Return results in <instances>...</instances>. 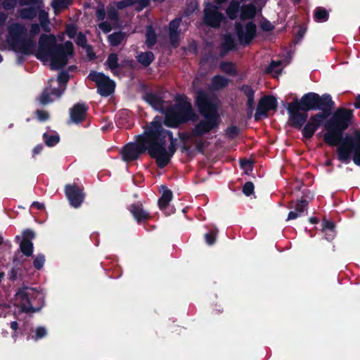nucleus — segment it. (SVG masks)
<instances>
[{"instance_id": "0e129e2a", "label": "nucleus", "mask_w": 360, "mask_h": 360, "mask_svg": "<svg viewBox=\"0 0 360 360\" xmlns=\"http://www.w3.org/2000/svg\"><path fill=\"white\" fill-rule=\"evenodd\" d=\"M44 148V146L42 144H38L32 150V155L35 156L37 155H39L41 153Z\"/></svg>"}, {"instance_id": "49530a36", "label": "nucleus", "mask_w": 360, "mask_h": 360, "mask_svg": "<svg viewBox=\"0 0 360 360\" xmlns=\"http://www.w3.org/2000/svg\"><path fill=\"white\" fill-rule=\"evenodd\" d=\"M77 28L75 25L71 23L65 26V33L70 39H73L77 34Z\"/></svg>"}, {"instance_id": "052dcab7", "label": "nucleus", "mask_w": 360, "mask_h": 360, "mask_svg": "<svg viewBox=\"0 0 360 360\" xmlns=\"http://www.w3.org/2000/svg\"><path fill=\"white\" fill-rule=\"evenodd\" d=\"M64 89H60L59 88H53L49 90V93L51 95L55 96L57 98H59L62 96Z\"/></svg>"}, {"instance_id": "c9c22d12", "label": "nucleus", "mask_w": 360, "mask_h": 360, "mask_svg": "<svg viewBox=\"0 0 360 360\" xmlns=\"http://www.w3.org/2000/svg\"><path fill=\"white\" fill-rule=\"evenodd\" d=\"M223 47L227 51H232L236 49V43L234 39L230 34H226L224 37Z\"/></svg>"}, {"instance_id": "69168bd1", "label": "nucleus", "mask_w": 360, "mask_h": 360, "mask_svg": "<svg viewBox=\"0 0 360 360\" xmlns=\"http://www.w3.org/2000/svg\"><path fill=\"white\" fill-rule=\"evenodd\" d=\"M325 233V238L327 240L331 241L335 236V231H323Z\"/></svg>"}, {"instance_id": "4468645a", "label": "nucleus", "mask_w": 360, "mask_h": 360, "mask_svg": "<svg viewBox=\"0 0 360 360\" xmlns=\"http://www.w3.org/2000/svg\"><path fill=\"white\" fill-rule=\"evenodd\" d=\"M65 194L70 206L74 208L79 207L85 198L84 187L76 184H68L65 186Z\"/></svg>"}, {"instance_id": "4be33fe9", "label": "nucleus", "mask_w": 360, "mask_h": 360, "mask_svg": "<svg viewBox=\"0 0 360 360\" xmlns=\"http://www.w3.org/2000/svg\"><path fill=\"white\" fill-rule=\"evenodd\" d=\"M25 259L20 261V258L16 255L13 257V262L15 264V266L11 269L9 273L11 280L15 281L18 279V278H21L22 276V267L19 266L18 265L20 264H22L25 262Z\"/></svg>"}, {"instance_id": "a18cd8bd", "label": "nucleus", "mask_w": 360, "mask_h": 360, "mask_svg": "<svg viewBox=\"0 0 360 360\" xmlns=\"http://www.w3.org/2000/svg\"><path fill=\"white\" fill-rule=\"evenodd\" d=\"M47 334V331L44 327L39 326L35 330V335L32 337V339L37 341L39 339L44 338Z\"/></svg>"}, {"instance_id": "09e8293b", "label": "nucleus", "mask_w": 360, "mask_h": 360, "mask_svg": "<svg viewBox=\"0 0 360 360\" xmlns=\"http://www.w3.org/2000/svg\"><path fill=\"white\" fill-rule=\"evenodd\" d=\"M35 238V233L29 229L22 232V239L21 241H32Z\"/></svg>"}, {"instance_id": "c03bdc74", "label": "nucleus", "mask_w": 360, "mask_h": 360, "mask_svg": "<svg viewBox=\"0 0 360 360\" xmlns=\"http://www.w3.org/2000/svg\"><path fill=\"white\" fill-rule=\"evenodd\" d=\"M106 15L105 6L101 2L99 3V7L96 11V17L98 21H103Z\"/></svg>"}, {"instance_id": "9d476101", "label": "nucleus", "mask_w": 360, "mask_h": 360, "mask_svg": "<svg viewBox=\"0 0 360 360\" xmlns=\"http://www.w3.org/2000/svg\"><path fill=\"white\" fill-rule=\"evenodd\" d=\"M88 78L96 84L97 92L101 96L107 97L114 92L115 88V82L103 72L91 70Z\"/></svg>"}, {"instance_id": "6e6d98bb", "label": "nucleus", "mask_w": 360, "mask_h": 360, "mask_svg": "<svg viewBox=\"0 0 360 360\" xmlns=\"http://www.w3.org/2000/svg\"><path fill=\"white\" fill-rule=\"evenodd\" d=\"M86 56L89 60H94L96 58V55L93 50V47L91 45L87 46L86 48Z\"/></svg>"}, {"instance_id": "bb28decb", "label": "nucleus", "mask_w": 360, "mask_h": 360, "mask_svg": "<svg viewBox=\"0 0 360 360\" xmlns=\"http://www.w3.org/2000/svg\"><path fill=\"white\" fill-rule=\"evenodd\" d=\"M220 70L225 74L236 77L238 75V71L235 64L233 62L221 61L219 64Z\"/></svg>"}, {"instance_id": "c756f323", "label": "nucleus", "mask_w": 360, "mask_h": 360, "mask_svg": "<svg viewBox=\"0 0 360 360\" xmlns=\"http://www.w3.org/2000/svg\"><path fill=\"white\" fill-rule=\"evenodd\" d=\"M20 250L25 256H32L34 244L32 241H21L20 243Z\"/></svg>"}, {"instance_id": "b1692460", "label": "nucleus", "mask_w": 360, "mask_h": 360, "mask_svg": "<svg viewBox=\"0 0 360 360\" xmlns=\"http://www.w3.org/2000/svg\"><path fill=\"white\" fill-rule=\"evenodd\" d=\"M240 7L239 1L237 0H231L226 9V13L228 18L231 20L236 19L238 13L240 11Z\"/></svg>"}, {"instance_id": "a19ab883", "label": "nucleus", "mask_w": 360, "mask_h": 360, "mask_svg": "<svg viewBox=\"0 0 360 360\" xmlns=\"http://www.w3.org/2000/svg\"><path fill=\"white\" fill-rule=\"evenodd\" d=\"M133 6L136 5L135 10L138 12L141 11L150 4V0H132Z\"/></svg>"}, {"instance_id": "58836bf2", "label": "nucleus", "mask_w": 360, "mask_h": 360, "mask_svg": "<svg viewBox=\"0 0 360 360\" xmlns=\"http://www.w3.org/2000/svg\"><path fill=\"white\" fill-rule=\"evenodd\" d=\"M240 134L239 128L236 125L228 127L226 129V135L229 139H233Z\"/></svg>"}, {"instance_id": "e2e57ef3", "label": "nucleus", "mask_w": 360, "mask_h": 360, "mask_svg": "<svg viewBox=\"0 0 360 360\" xmlns=\"http://www.w3.org/2000/svg\"><path fill=\"white\" fill-rule=\"evenodd\" d=\"M68 1L69 0H56V4L60 8H65L68 6Z\"/></svg>"}, {"instance_id": "680f3d73", "label": "nucleus", "mask_w": 360, "mask_h": 360, "mask_svg": "<svg viewBox=\"0 0 360 360\" xmlns=\"http://www.w3.org/2000/svg\"><path fill=\"white\" fill-rule=\"evenodd\" d=\"M205 148V142L202 141H198L195 143V149L198 152L202 153H203Z\"/></svg>"}, {"instance_id": "c85d7f7f", "label": "nucleus", "mask_w": 360, "mask_h": 360, "mask_svg": "<svg viewBox=\"0 0 360 360\" xmlns=\"http://www.w3.org/2000/svg\"><path fill=\"white\" fill-rule=\"evenodd\" d=\"M42 137L45 144L49 147L55 146L60 141V136L58 134H49L45 132L43 134Z\"/></svg>"}, {"instance_id": "ddd939ff", "label": "nucleus", "mask_w": 360, "mask_h": 360, "mask_svg": "<svg viewBox=\"0 0 360 360\" xmlns=\"http://www.w3.org/2000/svg\"><path fill=\"white\" fill-rule=\"evenodd\" d=\"M278 107L277 99L275 96L267 95L262 97L257 104L255 114V120L259 121L262 117L268 116V112L270 110H276Z\"/></svg>"}, {"instance_id": "13d9d810", "label": "nucleus", "mask_w": 360, "mask_h": 360, "mask_svg": "<svg viewBox=\"0 0 360 360\" xmlns=\"http://www.w3.org/2000/svg\"><path fill=\"white\" fill-rule=\"evenodd\" d=\"M281 65V60H271L269 65L268 66L266 71L269 72H271L273 71H275V69L276 68H278Z\"/></svg>"}, {"instance_id": "de8ad7c7", "label": "nucleus", "mask_w": 360, "mask_h": 360, "mask_svg": "<svg viewBox=\"0 0 360 360\" xmlns=\"http://www.w3.org/2000/svg\"><path fill=\"white\" fill-rule=\"evenodd\" d=\"M34 113L40 122H46L50 118L49 113L46 110H37Z\"/></svg>"}, {"instance_id": "864d4df0", "label": "nucleus", "mask_w": 360, "mask_h": 360, "mask_svg": "<svg viewBox=\"0 0 360 360\" xmlns=\"http://www.w3.org/2000/svg\"><path fill=\"white\" fill-rule=\"evenodd\" d=\"M335 231V224L331 221L324 220L323 222V231Z\"/></svg>"}, {"instance_id": "dca6fc26", "label": "nucleus", "mask_w": 360, "mask_h": 360, "mask_svg": "<svg viewBox=\"0 0 360 360\" xmlns=\"http://www.w3.org/2000/svg\"><path fill=\"white\" fill-rule=\"evenodd\" d=\"M89 106L84 103H75L70 109V122L76 124L82 123L86 117Z\"/></svg>"}, {"instance_id": "f3484780", "label": "nucleus", "mask_w": 360, "mask_h": 360, "mask_svg": "<svg viewBox=\"0 0 360 360\" xmlns=\"http://www.w3.org/2000/svg\"><path fill=\"white\" fill-rule=\"evenodd\" d=\"M143 99L148 103L155 110L165 114L164 100L162 97L157 92L149 91L144 94Z\"/></svg>"}, {"instance_id": "79ce46f5", "label": "nucleus", "mask_w": 360, "mask_h": 360, "mask_svg": "<svg viewBox=\"0 0 360 360\" xmlns=\"http://www.w3.org/2000/svg\"><path fill=\"white\" fill-rule=\"evenodd\" d=\"M75 43L78 46H81L82 48H86L87 46L89 45L87 44V39L86 35L82 32H79L78 33Z\"/></svg>"}, {"instance_id": "4d7b16f0", "label": "nucleus", "mask_w": 360, "mask_h": 360, "mask_svg": "<svg viewBox=\"0 0 360 360\" xmlns=\"http://www.w3.org/2000/svg\"><path fill=\"white\" fill-rule=\"evenodd\" d=\"M305 33H306V28L302 26H300L298 28V30L295 34V41L297 43L302 40V39L304 37Z\"/></svg>"}, {"instance_id": "5fc2aeb1", "label": "nucleus", "mask_w": 360, "mask_h": 360, "mask_svg": "<svg viewBox=\"0 0 360 360\" xmlns=\"http://www.w3.org/2000/svg\"><path fill=\"white\" fill-rule=\"evenodd\" d=\"M260 27L263 31L266 32H270L274 29V26L271 23L270 21L267 20H265L264 21L262 22Z\"/></svg>"}, {"instance_id": "338daca9", "label": "nucleus", "mask_w": 360, "mask_h": 360, "mask_svg": "<svg viewBox=\"0 0 360 360\" xmlns=\"http://www.w3.org/2000/svg\"><path fill=\"white\" fill-rule=\"evenodd\" d=\"M254 103H255V98H250L249 99L247 100V107L251 114L254 110Z\"/></svg>"}, {"instance_id": "a878e982", "label": "nucleus", "mask_w": 360, "mask_h": 360, "mask_svg": "<svg viewBox=\"0 0 360 360\" xmlns=\"http://www.w3.org/2000/svg\"><path fill=\"white\" fill-rule=\"evenodd\" d=\"M137 61L144 67H148L155 60L154 53L152 51L141 52L136 56Z\"/></svg>"}, {"instance_id": "37998d69", "label": "nucleus", "mask_w": 360, "mask_h": 360, "mask_svg": "<svg viewBox=\"0 0 360 360\" xmlns=\"http://www.w3.org/2000/svg\"><path fill=\"white\" fill-rule=\"evenodd\" d=\"M255 186L252 181H247L243 186L242 191L246 196H250L254 193Z\"/></svg>"}, {"instance_id": "72a5a7b5", "label": "nucleus", "mask_w": 360, "mask_h": 360, "mask_svg": "<svg viewBox=\"0 0 360 360\" xmlns=\"http://www.w3.org/2000/svg\"><path fill=\"white\" fill-rule=\"evenodd\" d=\"M108 19L113 22L117 23L119 21V13L117 8L112 5L107 7Z\"/></svg>"}, {"instance_id": "6ab92c4d", "label": "nucleus", "mask_w": 360, "mask_h": 360, "mask_svg": "<svg viewBox=\"0 0 360 360\" xmlns=\"http://www.w3.org/2000/svg\"><path fill=\"white\" fill-rule=\"evenodd\" d=\"M182 22L181 18H176L169 23V39L172 46L177 47L180 41L179 27Z\"/></svg>"}, {"instance_id": "8fccbe9b", "label": "nucleus", "mask_w": 360, "mask_h": 360, "mask_svg": "<svg viewBox=\"0 0 360 360\" xmlns=\"http://www.w3.org/2000/svg\"><path fill=\"white\" fill-rule=\"evenodd\" d=\"M70 75L68 72L62 71L59 73L57 81L59 84H66L69 81Z\"/></svg>"}, {"instance_id": "ea45409f", "label": "nucleus", "mask_w": 360, "mask_h": 360, "mask_svg": "<svg viewBox=\"0 0 360 360\" xmlns=\"http://www.w3.org/2000/svg\"><path fill=\"white\" fill-rule=\"evenodd\" d=\"M50 95L51 94L49 93V88L47 87L44 89L39 98V103L44 105L51 103L52 101V99L51 98Z\"/></svg>"}, {"instance_id": "412c9836", "label": "nucleus", "mask_w": 360, "mask_h": 360, "mask_svg": "<svg viewBox=\"0 0 360 360\" xmlns=\"http://www.w3.org/2000/svg\"><path fill=\"white\" fill-rule=\"evenodd\" d=\"M162 193L160 198L158 199V207L160 210H165L169 205L170 201L172 200V191L167 188L165 185H162Z\"/></svg>"}, {"instance_id": "603ef678", "label": "nucleus", "mask_w": 360, "mask_h": 360, "mask_svg": "<svg viewBox=\"0 0 360 360\" xmlns=\"http://www.w3.org/2000/svg\"><path fill=\"white\" fill-rule=\"evenodd\" d=\"M98 27L105 34L109 33L112 30V27L107 21H102L98 24Z\"/></svg>"}, {"instance_id": "20e7f679", "label": "nucleus", "mask_w": 360, "mask_h": 360, "mask_svg": "<svg viewBox=\"0 0 360 360\" xmlns=\"http://www.w3.org/2000/svg\"><path fill=\"white\" fill-rule=\"evenodd\" d=\"M73 55L74 46L72 41L58 44L53 34H42L40 36L35 56L41 61L49 60L52 70L63 68L68 64L69 57Z\"/></svg>"}, {"instance_id": "aec40b11", "label": "nucleus", "mask_w": 360, "mask_h": 360, "mask_svg": "<svg viewBox=\"0 0 360 360\" xmlns=\"http://www.w3.org/2000/svg\"><path fill=\"white\" fill-rule=\"evenodd\" d=\"M229 83V79L221 75H216L211 78L208 89L212 91H219L227 87Z\"/></svg>"}, {"instance_id": "4c0bfd02", "label": "nucleus", "mask_w": 360, "mask_h": 360, "mask_svg": "<svg viewBox=\"0 0 360 360\" xmlns=\"http://www.w3.org/2000/svg\"><path fill=\"white\" fill-rule=\"evenodd\" d=\"M308 205V201L306 199L302 198L300 200H297L295 205V211L299 212L300 214H302L304 212L307 210Z\"/></svg>"}, {"instance_id": "3c124183", "label": "nucleus", "mask_w": 360, "mask_h": 360, "mask_svg": "<svg viewBox=\"0 0 360 360\" xmlns=\"http://www.w3.org/2000/svg\"><path fill=\"white\" fill-rule=\"evenodd\" d=\"M132 0H122L116 3L117 9L122 10L125 8L132 6Z\"/></svg>"}, {"instance_id": "473e14b6", "label": "nucleus", "mask_w": 360, "mask_h": 360, "mask_svg": "<svg viewBox=\"0 0 360 360\" xmlns=\"http://www.w3.org/2000/svg\"><path fill=\"white\" fill-rule=\"evenodd\" d=\"M218 231V229L214 228L210 229L207 233H205L204 237L205 242L208 245H212L215 243Z\"/></svg>"}, {"instance_id": "774afa93", "label": "nucleus", "mask_w": 360, "mask_h": 360, "mask_svg": "<svg viewBox=\"0 0 360 360\" xmlns=\"http://www.w3.org/2000/svg\"><path fill=\"white\" fill-rule=\"evenodd\" d=\"M179 137L183 143H186L190 138L189 135L184 132H179Z\"/></svg>"}, {"instance_id": "0eeeda50", "label": "nucleus", "mask_w": 360, "mask_h": 360, "mask_svg": "<svg viewBox=\"0 0 360 360\" xmlns=\"http://www.w3.org/2000/svg\"><path fill=\"white\" fill-rule=\"evenodd\" d=\"M8 41L14 51H18L25 55L32 53L35 44L31 39L27 38V30L25 25L20 23H14L8 28Z\"/></svg>"}, {"instance_id": "7c9ffc66", "label": "nucleus", "mask_w": 360, "mask_h": 360, "mask_svg": "<svg viewBox=\"0 0 360 360\" xmlns=\"http://www.w3.org/2000/svg\"><path fill=\"white\" fill-rule=\"evenodd\" d=\"M314 16L317 22H326L328 20L329 14L326 8L323 7H317L315 9Z\"/></svg>"}, {"instance_id": "7ed1b4c3", "label": "nucleus", "mask_w": 360, "mask_h": 360, "mask_svg": "<svg viewBox=\"0 0 360 360\" xmlns=\"http://www.w3.org/2000/svg\"><path fill=\"white\" fill-rule=\"evenodd\" d=\"M194 103L199 114L202 117L192 129V134L202 137L219 128L221 119L219 115L221 101L218 96L202 89L196 91Z\"/></svg>"}, {"instance_id": "2f4dec72", "label": "nucleus", "mask_w": 360, "mask_h": 360, "mask_svg": "<svg viewBox=\"0 0 360 360\" xmlns=\"http://www.w3.org/2000/svg\"><path fill=\"white\" fill-rule=\"evenodd\" d=\"M105 64L111 70H116L119 68L118 56L116 53H112L108 55Z\"/></svg>"}, {"instance_id": "bf43d9fd", "label": "nucleus", "mask_w": 360, "mask_h": 360, "mask_svg": "<svg viewBox=\"0 0 360 360\" xmlns=\"http://www.w3.org/2000/svg\"><path fill=\"white\" fill-rule=\"evenodd\" d=\"M40 32V26L39 24L34 23L31 25L30 30V35L34 37Z\"/></svg>"}, {"instance_id": "f257e3e1", "label": "nucleus", "mask_w": 360, "mask_h": 360, "mask_svg": "<svg viewBox=\"0 0 360 360\" xmlns=\"http://www.w3.org/2000/svg\"><path fill=\"white\" fill-rule=\"evenodd\" d=\"M335 102L328 94L320 96L315 92L304 94L300 99L288 103V124L302 130V136L311 139L317 129L324 125L333 108Z\"/></svg>"}, {"instance_id": "f704fd0d", "label": "nucleus", "mask_w": 360, "mask_h": 360, "mask_svg": "<svg viewBox=\"0 0 360 360\" xmlns=\"http://www.w3.org/2000/svg\"><path fill=\"white\" fill-rule=\"evenodd\" d=\"M33 266L37 270H41L45 263V256L42 253H39L33 256Z\"/></svg>"}, {"instance_id": "393cba45", "label": "nucleus", "mask_w": 360, "mask_h": 360, "mask_svg": "<svg viewBox=\"0 0 360 360\" xmlns=\"http://www.w3.org/2000/svg\"><path fill=\"white\" fill-rule=\"evenodd\" d=\"M127 34L122 31L113 32L108 36V41L112 46H118L126 39Z\"/></svg>"}, {"instance_id": "423d86ee", "label": "nucleus", "mask_w": 360, "mask_h": 360, "mask_svg": "<svg viewBox=\"0 0 360 360\" xmlns=\"http://www.w3.org/2000/svg\"><path fill=\"white\" fill-rule=\"evenodd\" d=\"M177 141L172 131L169 130L152 142L153 148L150 150L159 168L163 169L169 164L176 151Z\"/></svg>"}, {"instance_id": "1a4fd4ad", "label": "nucleus", "mask_w": 360, "mask_h": 360, "mask_svg": "<svg viewBox=\"0 0 360 360\" xmlns=\"http://www.w3.org/2000/svg\"><path fill=\"white\" fill-rule=\"evenodd\" d=\"M15 296L20 300L25 312H37L44 306L43 295L36 288L23 285L18 290Z\"/></svg>"}, {"instance_id": "f03ea898", "label": "nucleus", "mask_w": 360, "mask_h": 360, "mask_svg": "<svg viewBox=\"0 0 360 360\" xmlns=\"http://www.w3.org/2000/svg\"><path fill=\"white\" fill-rule=\"evenodd\" d=\"M354 119L352 109L340 107L333 113L331 112L324 122L326 132L323 135V141L330 146H338V158L340 162H349L352 154L354 164L360 166V128L344 135Z\"/></svg>"}, {"instance_id": "6e6552de", "label": "nucleus", "mask_w": 360, "mask_h": 360, "mask_svg": "<svg viewBox=\"0 0 360 360\" xmlns=\"http://www.w3.org/2000/svg\"><path fill=\"white\" fill-rule=\"evenodd\" d=\"M151 148H153L152 141H148L143 134H139L136 136L135 142H129L122 148L121 150L122 160L127 162L135 161L146 152L154 159V155L150 150Z\"/></svg>"}, {"instance_id": "f8f14e48", "label": "nucleus", "mask_w": 360, "mask_h": 360, "mask_svg": "<svg viewBox=\"0 0 360 360\" xmlns=\"http://www.w3.org/2000/svg\"><path fill=\"white\" fill-rule=\"evenodd\" d=\"M234 27L240 45H249L257 35V26L252 21L247 22L245 27L240 22H236Z\"/></svg>"}, {"instance_id": "39448f33", "label": "nucleus", "mask_w": 360, "mask_h": 360, "mask_svg": "<svg viewBox=\"0 0 360 360\" xmlns=\"http://www.w3.org/2000/svg\"><path fill=\"white\" fill-rule=\"evenodd\" d=\"M176 103L166 108L163 123L166 127L178 128L188 122H195L199 115L186 97L176 98Z\"/></svg>"}, {"instance_id": "5701e85b", "label": "nucleus", "mask_w": 360, "mask_h": 360, "mask_svg": "<svg viewBox=\"0 0 360 360\" xmlns=\"http://www.w3.org/2000/svg\"><path fill=\"white\" fill-rule=\"evenodd\" d=\"M241 20H251L255 17L256 7L253 4H244L240 7Z\"/></svg>"}, {"instance_id": "a211bd4d", "label": "nucleus", "mask_w": 360, "mask_h": 360, "mask_svg": "<svg viewBox=\"0 0 360 360\" xmlns=\"http://www.w3.org/2000/svg\"><path fill=\"white\" fill-rule=\"evenodd\" d=\"M128 210L138 224L144 223L151 218L150 213L143 209L141 202L130 205Z\"/></svg>"}, {"instance_id": "9b49d317", "label": "nucleus", "mask_w": 360, "mask_h": 360, "mask_svg": "<svg viewBox=\"0 0 360 360\" xmlns=\"http://www.w3.org/2000/svg\"><path fill=\"white\" fill-rule=\"evenodd\" d=\"M219 6L210 1L205 3L203 10V22L210 27L218 28L221 23L225 21L226 18L224 14L219 12Z\"/></svg>"}, {"instance_id": "cd10ccee", "label": "nucleus", "mask_w": 360, "mask_h": 360, "mask_svg": "<svg viewBox=\"0 0 360 360\" xmlns=\"http://www.w3.org/2000/svg\"><path fill=\"white\" fill-rule=\"evenodd\" d=\"M146 45L148 49H151L157 43V34L151 25H149L146 28Z\"/></svg>"}, {"instance_id": "e433bc0d", "label": "nucleus", "mask_w": 360, "mask_h": 360, "mask_svg": "<svg viewBox=\"0 0 360 360\" xmlns=\"http://www.w3.org/2000/svg\"><path fill=\"white\" fill-rule=\"evenodd\" d=\"M238 90L243 93V94L247 97L248 99L250 98H255V90L250 85L248 84H243L238 86Z\"/></svg>"}, {"instance_id": "2eb2a0df", "label": "nucleus", "mask_w": 360, "mask_h": 360, "mask_svg": "<svg viewBox=\"0 0 360 360\" xmlns=\"http://www.w3.org/2000/svg\"><path fill=\"white\" fill-rule=\"evenodd\" d=\"M168 130L162 127V117L156 115L153 121L144 129L143 135L146 136L148 141H153L162 136Z\"/></svg>"}]
</instances>
